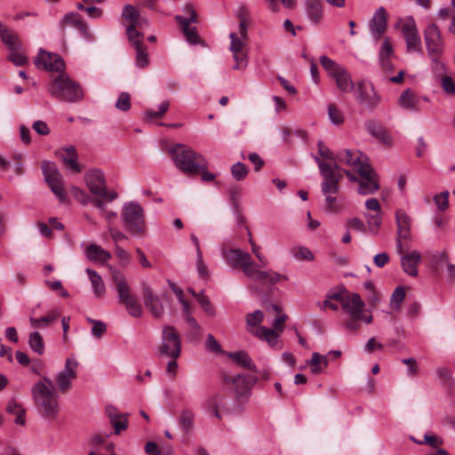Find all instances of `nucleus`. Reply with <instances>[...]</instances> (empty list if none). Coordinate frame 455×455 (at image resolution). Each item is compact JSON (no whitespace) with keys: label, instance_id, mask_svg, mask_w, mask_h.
<instances>
[{"label":"nucleus","instance_id":"4","mask_svg":"<svg viewBox=\"0 0 455 455\" xmlns=\"http://www.w3.org/2000/svg\"><path fill=\"white\" fill-rule=\"evenodd\" d=\"M50 94L57 100L75 102L84 98L81 86L64 73L57 76L48 85Z\"/></svg>","mask_w":455,"mask_h":455},{"label":"nucleus","instance_id":"9","mask_svg":"<svg viewBox=\"0 0 455 455\" xmlns=\"http://www.w3.org/2000/svg\"><path fill=\"white\" fill-rule=\"evenodd\" d=\"M181 351V338L179 331L171 325H164L158 354L171 359H178Z\"/></svg>","mask_w":455,"mask_h":455},{"label":"nucleus","instance_id":"28","mask_svg":"<svg viewBox=\"0 0 455 455\" xmlns=\"http://www.w3.org/2000/svg\"><path fill=\"white\" fill-rule=\"evenodd\" d=\"M405 250H403V254H400L403 270L411 276H417L418 265L420 262L421 254L418 251L405 253Z\"/></svg>","mask_w":455,"mask_h":455},{"label":"nucleus","instance_id":"31","mask_svg":"<svg viewBox=\"0 0 455 455\" xmlns=\"http://www.w3.org/2000/svg\"><path fill=\"white\" fill-rule=\"evenodd\" d=\"M397 103L399 107L407 111H420V99L411 89H407L402 92L398 98Z\"/></svg>","mask_w":455,"mask_h":455},{"label":"nucleus","instance_id":"30","mask_svg":"<svg viewBox=\"0 0 455 455\" xmlns=\"http://www.w3.org/2000/svg\"><path fill=\"white\" fill-rule=\"evenodd\" d=\"M249 332L259 339L265 340L272 348L280 349L279 333L266 326H259L256 330L249 329Z\"/></svg>","mask_w":455,"mask_h":455},{"label":"nucleus","instance_id":"24","mask_svg":"<svg viewBox=\"0 0 455 455\" xmlns=\"http://www.w3.org/2000/svg\"><path fill=\"white\" fill-rule=\"evenodd\" d=\"M371 36L379 40L387 28V13L384 7L378 8L369 22Z\"/></svg>","mask_w":455,"mask_h":455},{"label":"nucleus","instance_id":"37","mask_svg":"<svg viewBox=\"0 0 455 455\" xmlns=\"http://www.w3.org/2000/svg\"><path fill=\"white\" fill-rule=\"evenodd\" d=\"M106 412L109 418L111 424L115 427L116 434H119L120 431L124 430L127 427V420L123 415L117 412V410L109 405L106 407Z\"/></svg>","mask_w":455,"mask_h":455},{"label":"nucleus","instance_id":"20","mask_svg":"<svg viewBox=\"0 0 455 455\" xmlns=\"http://www.w3.org/2000/svg\"><path fill=\"white\" fill-rule=\"evenodd\" d=\"M78 363L74 357L66 359L64 369L55 377V382L60 392H68L71 387V381L76 378Z\"/></svg>","mask_w":455,"mask_h":455},{"label":"nucleus","instance_id":"6","mask_svg":"<svg viewBox=\"0 0 455 455\" xmlns=\"http://www.w3.org/2000/svg\"><path fill=\"white\" fill-rule=\"evenodd\" d=\"M340 306L348 318L344 320L343 325L350 331H356L360 327V317L363 316L365 303L357 293H347L340 299Z\"/></svg>","mask_w":455,"mask_h":455},{"label":"nucleus","instance_id":"46","mask_svg":"<svg viewBox=\"0 0 455 455\" xmlns=\"http://www.w3.org/2000/svg\"><path fill=\"white\" fill-rule=\"evenodd\" d=\"M194 413L189 410H184L181 411L179 421L180 425L185 432H188L194 424Z\"/></svg>","mask_w":455,"mask_h":455},{"label":"nucleus","instance_id":"13","mask_svg":"<svg viewBox=\"0 0 455 455\" xmlns=\"http://www.w3.org/2000/svg\"><path fill=\"white\" fill-rule=\"evenodd\" d=\"M395 222L397 226L396 252L403 254V250L409 248V243L411 239V219L404 211L397 210L395 212Z\"/></svg>","mask_w":455,"mask_h":455},{"label":"nucleus","instance_id":"12","mask_svg":"<svg viewBox=\"0 0 455 455\" xmlns=\"http://www.w3.org/2000/svg\"><path fill=\"white\" fill-rule=\"evenodd\" d=\"M42 170L44 180L53 194L62 203L67 201V193L62 183V175L57 169L55 164L52 162H44Z\"/></svg>","mask_w":455,"mask_h":455},{"label":"nucleus","instance_id":"34","mask_svg":"<svg viewBox=\"0 0 455 455\" xmlns=\"http://www.w3.org/2000/svg\"><path fill=\"white\" fill-rule=\"evenodd\" d=\"M85 254L91 261L102 264L111 258V254L107 250L95 243H91L86 247Z\"/></svg>","mask_w":455,"mask_h":455},{"label":"nucleus","instance_id":"18","mask_svg":"<svg viewBox=\"0 0 455 455\" xmlns=\"http://www.w3.org/2000/svg\"><path fill=\"white\" fill-rule=\"evenodd\" d=\"M358 175L359 188L357 191L360 195H371L379 189V176L371 165L360 166Z\"/></svg>","mask_w":455,"mask_h":455},{"label":"nucleus","instance_id":"40","mask_svg":"<svg viewBox=\"0 0 455 455\" xmlns=\"http://www.w3.org/2000/svg\"><path fill=\"white\" fill-rule=\"evenodd\" d=\"M307 363L311 366V372L315 375L323 372L329 364L327 357L316 352L312 354V357Z\"/></svg>","mask_w":455,"mask_h":455},{"label":"nucleus","instance_id":"50","mask_svg":"<svg viewBox=\"0 0 455 455\" xmlns=\"http://www.w3.org/2000/svg\"><path fill=\"white\" fill-rule=\"evenodd\" d=\"M328 116L333 124L339 125L344 122L343 113L334 104L328 106Z\"/></svg>","mask_w":455,"mask_h":455},{"label":"nucleus","instance_id":"49","mask_svg":"<svg viewBox=\"0 0 455 455\" xmlns=\"http://www.w3.org/2000/svg\"><path fill=\"white\" fill-rule=\"evenodd\" d=\"M248 172V168L241 162H237L231 166V174L237 181L243 180L247 177Z\"/></svg>","mask_w":455,"mask_h":455},{"label":"nucleus","instance_id":"11","mask_svg":"<svg viewBox=\"0 0 455 455\" xmlns=\"http://www.w3.org/2000/svg\"><path fill=\"white\" fill-rule=\"evenodd\" d=\"M122 16L128 23L125 29L127 37H130V36H143L142 30L148 27V20L140 15L135 6L132 4L124 5Z\"/></svg>","mask_w":455,"mask_h":455},{"label":"nucleus","instance_id":"5","mask_svg":"<svg viewBox=\"0 0 455 455\" xmlns=\"http://www.w3.org/2000/svg\"><path fill=\"white\" fill-rule=\"evenodd\" d=\"M111 275L116 285L119 303L124 306L131 316L137 318L141 317L143 308L136 297L132 294L124 275L117 269H112Z\"/></svg>","mask_w":455,"mask_h":455},{"label":"nucleus","instance_id":"1","mask_svg":"<svg viewBox=\"0 0 455 455\" xmlns=\"http://www.w3.org/2000/svg\"><path fill=\"white\" fill-rule=\"evenodd\" d=\"M222 256L227 263L233 267H239L245 276L261 283L275 284L280 281H287L288 277L271 269L263 271L252 260L250 253L240 249H223Z\"/></svg>","mask_w":455,"mask_h":455},{"label":"nucleus","instance_id":"38","mask_svg":"<svg viewBox=\"0 0 455 455\" xmlns=\"http://www.w3.org/2000/svg\"><path fill=\"white\" fill-rule=\"evenodd\" d=\"M86 273L88 274L89 279L92 283L95 296L101 297L104 295L106 287L101 276L95 270L91 268H87Z\"/></svg>","mask_w":455,"mask_h":455},{"label":"nucleus","instance_id":"45","mask_svg":"<svg viewBox=\"0 0 455 455\" xmlns=\"http://www.w3.org/2000/svg\"><path fill=\"white\" fill-rule=\"evenodd\" d=\"M170 107L169 100H164L158 106V110L155 111L152 109H147L145 111V118L146 120H153L155 118H161L164 116Z\"/></svg>","mask_w":455,"mask_h":455},{"label":"nucleus","instance_id":"54","mask_svg":"<svg viewBox=\"0 0 455 455\" xmlns=\"http://www.w3.org/2000/svg\"><path fill=\"white\" fill-rule=\"evenodd\" d=\"M7 59L15 66L20 67L27 63V57L21 52V50L10 51Z\"/></svg>","mask_w":455,"mask_h":455},{"label":"nucleus","instance_id":"14","mask_svg":"<svg viewBox=\"0 0 455 455\" xmlns=\"http://www.w3.org/2000/svg\"><path fill=\"white\" fill-rule=\"evenodd\" d=\"M353 91L355 98L359 104L370 110L375 109L381 100L380 95L371 83L367 84L365 81H358Z\"/></svg>","mask_w":455,"mask_h":455},{"label":"nucleus","instance_id":"29","mask_svg":"<svg viewBox=\"0 0 455 455\" xmlns=\"http://www.w3.org/2000/svg\"><path fill=\"white\" fill-rule=\"evenodd\" d=\"M143 36H130L128 40L130 44L134 47L136 51L135 62L137 67L143 68L149 64V58L148 54L147 46L143 44Z\"/></svg>","mask_w":455,"mask_h":455},{"label":"nucleus","instance_id":"42","mask_svg":"<svg viewBox=\"0 0 455 455\" xmlns=\"http://www.w3.org/2000/svg\"><path fill=\"white\" fill-rule=\"evenodd\" d=\"M28 345L30 348L38 355L44 354V343L42 335L38 331H34L30 333L28 339Z\"/></svg>","mask_w":455,"mask_h":455},{"label":"nucleus","instance_id":"33","mask_svg":"<svg viewBox=\"0 0 455 455\" xmlns=\"http://www.w3.org/2000/svg\"><path fill=\"white\" fill-rule=\"evenodd\" d=\"M57 154L69 169L76 173L81 172L82 169L77 162L78 156L75 147L70 146L61 148L57 152Z\"/></svg>","mask_w":455,"mask_h":455},{"label":"nucleus","instance_id":"23","mask_svg":"<svg viewBox=\"0 0 455 455\" xmlns=\"http://www.w3.org/2000/svg\"><path fill=\"white\" fill-rule=\"evenodd\" d=\"M256 381L257 378L251 375L236 374L234 376L226 375L224 377L226 384L232 383L234 385L238 396L246 395Z\"/></svg>","mask_w":455,"mask_h":455},{"label":"nucleus","instance_id":"27","mask_svg":"<svg viewBox=\"0 0 455 455\" xmlns=\"http://www.w3.org/2000/svg\"><path fill=\"white\" fill-rule=\"evenodd\" d=\"M336 160L340 164H346L355 169L358 173L360 166H369L362 159V153L359 151H351L349 149H341L336 154Z\"/></svg>","mask_w":455,"mask_h":455},{"label":"nucleus","instance_id":"63","mask_svg":"<svg viewBox=\"0 0 455 455\" xmlns=\"http://www.w3.org/2000/svg\"><path fill=\"white\" fill-rule=\"evenodd\" d=\"M206 348L212 352L219 353L221 351V347L212 334H208L205 341Z\"/></svg>","mask_w":455,"mask_h":455},{"label":"nucleus","instance_id":"22","mask_svg":"<svg viewBox=\"0 0 455 455\" xmlns=\"http://www.w3.org/2000/svg\"><path fill=\"white\" fill-rule=\"evenodd\" d=\"M142 294L145 307L152 315L156 318L162 317L164 313V307L160 298L154 294L151 287L147 283H142Z\"/></svg>","mask_w":455,"mask_h":455},{"label":"nucleus","instance_id":"64","mask_svg":"<svg viewBox=\"0 0 455 455\" xmlns=\"http://www.w3.org/2000/svg\"><path fill=\"white\" fill-rule=\"evenodd\" d=\"M106 331H107V326L103 322H101V321L93 322V326L92 328V334L95 338L100 339Z\"/></svg>","mask_w":455,"mask_h":455},{"label":"nucleus","instance_id":"62","mask_svg":"<svg viewBox=\"0 0 455 455\" xmlns=\"http://www.w3.org/2000/svg\"><path fill=\"white\" fill-rule=\"evenodd\" d=\"M441 84L445 92L450 94L455 93V83L451 77L448 76H443L441 79Z\"/></svg>","mask_w":455,"mask_h":455},{"label":"nucleus","instance_id":"51","mask_svg":"<svg viewBox=\"0 0 455 455\" xmlns=\"http://www.w3.org/2000/svg\"><path fill=\"white\" fill-rule=\"evenodd\" d=\"M449 192L443 191L434 196V202L439 211H445L449 208Z\"/></svg>","mask_w":455,"mask_h":455},{"label":"nucleus","instance_id":"10","mask_svg":"<svg viewBox=\"0 0 455 455\" xmlns=\"http://www.w3.org/2000/svg\"><path fill=\"white\" fill-rule=\"evenodd\" d=\"M84 181L90 192L95 196L103 197L108 202H112L118 196L116 191L107 189L105 176L99 169H92L86 172Z\"/></svg>","mask_w":455,"mask_h":455},{"label":"nucleus","instance_id":"3","mask_svg":"<svg viewBox=\"0 0 455 455\" xmlns=\"http://www.w3.org/2000/svg\"><path fill=\"white\" fill-rule=\"evenodd\" d=\"M170 154L176 167L186 174H198L200 169L208 168L205 158L186 145L177 144L173 146L170 149Z\"/></svg>","mask_w":455,"mask_h":455},{"label":"nucleus","instance_id":"59","mask_svg":"<svg viewBox=\"0 0 455 455\" xmlns=\"http://www.w3.org/2000/svg\"><path fill=\"white\" fill-rule=\"evenodd\" d=\"M371 232L377 234L381 225L382 219L379 214L365 215Z\"/></svg>","mask_w":455,"mask_h":455},{"label":"nucleus","instance_id":"17","mask_svg":"<svg viewBox=\"0 0 455 455\" xmlns=\"http://www.w3.org/2000/svg\"><path fill=\"white\" fill-rule=\"evenodd\" d=\"M424 39L428 56L441 57L444 50V42L435 23L427 26L424 30Z\"/></svg>","mask_w":455,"mask_h":455},{"label":"nucleus","instance_id":"2","mask_svg":"<svg viewBox=\"0 0 455 455\" xmlns=\"http://www.w3.org/2000/svg\"><path fill=\"white\" fill-rule=\"evenodd\" d=\"M35 405L44 417L56 419L60 411L57 391L48 377H42L31 389Z\"/></svg>","mask_w":455,"mask_h":455},{"label":"nucleus","instance_id":"43","mask_svg":"<svg viewBox=\"0 0 455 455\" xmlns=\"http://www.w3.org/2000/svg\"><path fill=\"white\" fill-rule=\"evenodd\" d=\"M264 319V313L257 309L252 313H249L246 315V325H247V331H249V329L251 330H256L259 328V324L263 322Z\"/></svg>","mask_w":455,"mask_h":455},{"label":"nucleus","instance_id":"47","mask_svg":"<svg viewBox=\"0 0 455 455\" xmlns=\"http://www.w3.org/2000/svg\"><path fill=\"white\" fill-rule=\"evenodd\" d=\"M57 317V313L52 311L50 312L47 315L42 316L40 318L30 317L29 322L32 327L40 328L46 327L50 323L55 320Z\"/></svg>","mask_w":455,"mask_h":455},{"label":"nucleus","instance_id":"57","mask_svg":"<svg viewBox=\"0 0 455 455\" xmlns=\"http://www.w3.org/2000/svg\"><path fill=\"white\" fill-rule=\"evenodd\" d=\"M405 298V291L403 290V287H397L393 294L391 295V299H390V305L391 307H393L394 308H399L400 307V305L401 303L403 302V300Z\"/></svg>","mask_w":455,"mask_h":455},{"label":"nucleus","instance_id":"35","mask_svg":"<svg viewBox=\"0 0 455 455\" xmlns=\"http://www.w3.org/2000/svg\"><path fill=\"white\" fill-rule=\"evenodd\" d=\"M306 12L308 19L313 23H319L323 18V1L322 0H307Z\"/></svg>","mask_w":455,"mask_h":455},{"label":"nucleus","instance_id":"44","mask_svg":"<svg viewBox=\"0 0 455 455\" xmlns=\"http://www.w3.org/2000/svg\"><path fill=\"white\" fill-rule=\"evenodd\" d=\"M229 38L231 40L229 45V50L231 52H245L244 48L246 46V38L238 36V35L235 32L229 34Z\"/></svg>","mask_w":455,"mask_h":455},{"label":"nucleus","instance_id":"55","mask_svg":"<svg viewBox=\"0 0 455 455\" xmlns=\"http://www.w3.org/2000/svg\"><path fill=\"white\" fill-rule=\"evenodd\" d=\"M233 59L235 61L234 69H244L248 64V56L246 52H232Z\"/></svg>","mask_w":455,"mask_h":455},{"label":"nucleus","instance_id":"52","mask_svg":"<svg viewBox=\"0 0 455 455\" xmlns=\"http://www.w3.org/2000/svg\"><path fill=\"white\" fill-rule=\"evenodd\" d=\"M197 301L207 315L211 316L215 315V308L212 305L209 298L205 296L203 291L198 293Z\"/></svg>","mask_w":455,"mask_h":455},{"label":"nucleus","instance_id":"36","mask_svg":"<svg viewBox=\"0 0 455 455\" xmlns=\"http://www.w3.org/2000/svg\"><path fill=\"white\" fill-rule=\"evenodd\" d=\"M227 399L223 395L215 394L212 395L205 403V407L212 411L216 418L221 419L220 411L226 409Z\"/></svg>","mask_w":455,"mask_h":455},{"label":"nucleus","instance_id":"60","mask_svg":"<svg viewBox=\"0 0 455 455\" xmlns=\"http://www.w3.org/2000/svg\"><path fill=\"white\" fill-rule=\"evenodd\" d=\"M196 269L200 277L204 278L208 275V267L204 262L201 250H198V254H196Z\"/></svg>","mask_w":455,"mask_h":455},{"label":"nucleus","instance_id":"41","mask_svg":"<svg viewBox=\"0 0 455 455\" xmlns=\"http://www.w3.org/2000/svg\"><path fill=\"white\" fill-rule=\"evenodd\" d=\"M6 411L10 414L15 415L14 422L17 425L24 426L26 423L25 414L26 411L17 403L16 401L12 400L6 406Z\"/></svg>","mask_w":455,"mask_h":455},{"label":"nucleus","instance_id":"26","mask_svg":"<svg viewBox=\"0 0 455 455\" xmlns=\"http://www.w3.org/2000/svg\"><path fill=\"white\" fill-rule=\"evenodd\" d=\"M59 26L62 31H65L68 28H75L83 36L88 37L89 36L86 24L76 12H72L66 13L60 21Z\"/></svg>","mask_w":455,"mask_h":455},{"label":"nucleus","instance_id":"25","mask_svg":"<svg viewBox=\"0 0 455 455\" xmlns=\"http://www.w3.org/2000/svg\"><path fill=\"white\" fill-rule=\"evenodd\" d=\"M394 55L395 54L391 44V39L389 37H385L379 51V66L385 73L393 71L394 65L392 62V58Z\"/></svg>","mask_w":455,"mask_h":455},{"label":"nucleus","instance_id":"16","mask_svg":"<svg viewBox=\"0 0 455 455\" xmlns=\"http://www.w3.org/2000/svg\"><path fill=\"white\" fill-rule=\"evenodd\" d=\"M321 175L323 177L322 191L323 194H336L339 189V181L342 173L338 164H321Z\"/></svg>","mask_w":455,"mask_h":455},{"label":"nucleus","instance_id":"39","mask_svg":"<svg viewBox=\"0 0 455 455\" xmlns=\"http://www.w3.org/2000/svg\"><path fill=\"white\" fill-rule=\"evenodd\" d=\"M229 357L242 367L257 371L256 365L252 363L249 355L244 351H237L229 354Z\"/></svg>","mask_w":455,"mask_h":455},{"label":"nucleus","instance_id":"19","mask_svg":"<svg viewBox=\"0 0 455 455\" xmlns=\"http://www.w3.org/2000/svg\"><path fill=\"white\" fill-rule=\"evenodd\" d=\"M184 12L188 14L187 17L176 15L175 20L180 24L187 40L190 44H196L199 42V36L196 28L190 27V24L197 21V14L191 4H186Z\"/></svg>","mask_w":455,"mask_h":455},{"label":"nucleus","instance_id":"32","mask_svg":"<svg viewBox=\"0 0 455 455\" xmlns=\"http://www.w3.org/2000/svg\"><path fill=\"white\" fill-rule=\"evenodd\" d=\"M0 36L9 51L21 50V42L16 32L7 28L0 21Z\"/></svg>","mask_w":455,"mask_h":455},{"label":"nucleus","instance_id":"61","mask_svg":"<svg viewBox=\"0 0 455 455\" xmlns=\"http://www.w3.org/2000/svg\"><path fill=\"white\" fill-rule=\"evenodd\" d=\"M115 251H116V255L118 258L121 265L126 266L130 263L131 256L124 249H123L119 245L116 244Z\"/></svg>","mask_w":455,"mask_h":455},{"label":"nucleus","instance_id":"21","mask_svg":"<svg viewBox=\"0 0 455 455\" xmlns=\"http://www.w3.org/2000/svg\"><path fill=\"white\" fill-rule=\"evenodd\" d=\"M35 64L38 68L52 72H61L65 64L61 57L58 54H52L49 52L40 50L35 60Z\"/></svg>","mask_w":455,"mask_h":455},{"label":"nucleus","instance_id":"7","mask_svg":"<svg viewBox=\"0 0 455 455\" xmlns=\"http://www.w3.org/2000/svg\"><path fill=\"white\" fill-rule=\"evenodd\" d=\"M121 217L125 229L132 235H142L146 231L144 210L135 202L125 203Z\"/></svg>","mask_w":455,"mask_h":455},{"label":"nucleus","instance_id":"58","mask_svg":"<svg viewBox=\"0 0 455 455\" xmlns=\"http://www.w3.org/2000/svg\"><path fill=\"white\" fill-rule=\"evenodd\" d=\"M365 128L367 132L374 138L378 135H380L379 133L386 129L381 124L372 120L367 121L365 123Z\"/></svg>","mask_w":455,"mask_h":455},{"label":"nucleus","instance_id":"15","mask_svg":"<svg viewBox=\"0 0 455 455\" xmlns=\"http://www.w3.org/2000/svg\"><path fill=\"white\" fill-rule=\"evenodd\" d=\"M401 32L408 52H420L422 51L421 38L416 21L411 16H408L402 20Z\"/></svg>","mask_w":455,"mask_h":455},{"label":"nucleus","instance_id":"48","mask_svg":"<svg viewBox=\"0 0 455 455\" xmlns=\"http://www.w3.org/2000/svg\"><path fill=\"white\" fill-rule=\"evenodd\" d=\"M292 256L298 260L313 261L315 256L313 252L305 246H298L292 249Z\"/></svg>","mask_w":455,"mask_h":455},{"label":"nucleus","instance_id":"8","mask_svg":"<svg viewBox=\"0 0 455 455\" xmlns=\"http://www.w3.org/2000/svg\"><path fill=\"white\" fill-rule=\"evenodd\" d=\"M321 65L335 81L337 88L342 92H352L355 85L347 69L329 57L323 55L319 59Z\"/></svg>","mask_w":455,"mask_h":455},{"label":"nucleus","instance_id":"53","mask_svg":"<svg viewBox=\"0 0 455 455\" xmlns=\"http://www.w3.org/2000/svg\"><path fill=\"white\" fill-rule=\"evenodd\" d=\"M116 108L121 111L126 112L131 108V96L128 92H121L116 102Z\"/></svg>","mask_w":455,"mask_h":455},{"label":"nucleus","instance_id":"56","mask_svg":"<svg viewBox=\"0 0 455 455\" xmlns=\"http://www.w3.org/2000/svg\"><path fill=\"white\" fill-rule=\"evenodd\" d=\"M70 191L80 204L85 205L91 202V196L84 189L74 186L70 188Z\"/></svg>","mask_w":455,"mask_h":455}]
</instances>
